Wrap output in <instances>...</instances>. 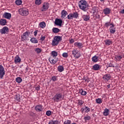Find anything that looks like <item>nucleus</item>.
Returning <instances> with one entry per match:
<instances>
[{
    "label": "nucleus",
    "instance_id": "f257e3e1",
    "mask_svg": "<svg viewBox=\"0 0 124 124\" xmlns=\"http://www.w3.org/2000/svg\"><path fill=\"white\" fill-rule=\"evenodd\" d=\"M78 6L80 9L83 11H87L88 10V3L85 0H81L78 2Z\"/></svg>",
    "mask_w": 124,
    "mask_h": 124
},
{
    "label": "nucleus",
    "instance_id": "f03ea898",
    "mask_svg": "<svg viewBox=\"0 0 124 124\" xmlns=\"http://www.w3.org/2000/svg\"><path fill=\"white\" fill-rule=\"evenodd\" d=\"M59 41H62V37L60 36H55L52 41V46H57L59 44Z\"/></svg>",
    "mask_w": 124,
    "mask_h": 124
},
{
    "label": "nucleus",
    "instance_id": "7ed1b4c3",
    "mask_svg": "<svg viewBox=\"0 0 124 124\" xmlns=\"http://www.w3.org/2000/svg\"><path fill=\"white\" fill-rule=\"evenodd\" d=\"M19 14L22 16H28L29 11L26 8H21L18 10Z\"/></svg>",
    "mask_w": 124,
    "mask_h": 124
},
{
    "label": "nucleus",
    "instance_id": "20e7f679",
    "mask_svg": "<svg viewBox=\"0 0 124 124\" xmlns=\"http://www.w3.org/2000/svg\"><path fill=\"white\" fill-rule=\"evenodd\" d=\"M62 96L61 93H56L53 97L52 99L55 101V102H59L61 99H62Z\"/></svg>",
    "mask_w": 124,
    "mask_h": 124
},
{
    "label": "nucleus",
    "instance_id": "39448f33",
    "mask_svg": "<svg viewBox=\"0 0 124 124\" xmlns=\"http://www.w3.org/2000/svg\"><path fill=\"white\" fill-rule=\"evenodd\" d=\"M5 75V71H4V68L2 65H0V79H2L3 78V76Z\"/></svg>",
    "mask_w": 124,
    "mask_h": 124
},
{
    "label": "nucleus",
    "instance_id": "423d86ee",
    "mask_svg": "<svg viewBox=\"0 0 124 124\" xmlns=\"http://www.w3.org/2000/svg\"><path fill=\"white\" fill-rule=\"evenodd\" d=\"M31 34V32H25L23 35H21V39L22 40H27L28 38H29V36Z\"/></svg>",
    "mask_w": 124,
    "mask_h": 124
},
{
    "label": "nucleus",
    "instance_id": "0eeeda50",
    "mask_svg": "<svg viewBox=\"0 0 124 124\" xmlns=\"http://www.w3.org/2000/svg\"><path fill=\"white\" fill-rule=\"evenodd\" d=\"M109 26H110L109 31L110 33H115L116 32V28H114V27H115L114 24H109Z\"/></svg>",
    "mask_w": 124,
    "mask_h": 124
},
{
    "label": "nucleus",
    "instance_id": "6e6552de",
    "mask_svg": "<svg viewBox=\"0 0 124 124\" xmlns=\"http://www.w3.org/2000/svg\"><path fill=\"white\" fill-rule=\"evenodd\" d=\"M0 32L2 34H5L6 32H8V27L5 26L2 29L0 30Z\"/></svg>",
    "mask_w": 124,
    "mask_h": 124
},
{
    "label": "nucleus",
    "instance_id": "1a4fd4ad",
    "mask_svg": "<svg viewBox=\"0 0 124 124\" xmlns=\"http://www.w3.org/2000/svg\"><path fill=\"white\" fill-rule=\"evenodd\" d=\"M62 20L61 19H56L55 21V25L56 26H59L60 27H62Z\"/></svg>",
    "mask_w": 124,
    "mask_h": 124
},
{
    "label": "nucleus",
    "instance_id": "9d476101",
    "mask_svg": "<svg viewBox=\"0 0 124 124\" xmlns=\"http://www.w3.org/2000/svg\"><path fill=\"white\" fill-rule=\"evenodd\" d=\"M48 8H49V3H44L43 5V9L42 10V11L43 12L46 11V10H47Z\"/></svg>",
    "mask_w": 124,
    "mask_h": 124
},
{
    "label": "nucleus",
    "instance_id": "9b49d317",
    "mask_svg": "<svg viewBox=\"0 0 124 124\" xmlns=\"http://www.w3.org/2000/svg\"><path fill=\"white\" fill-rule=\"evenodd\" d=\"M3 17L4 18H5L6 19H11V14L9 13H4L3 15Z\"/></svg>",
    "mask_w": 124,
    "mask_h": 124
},
{
    "label": "nucleus",
    "instance_id": "f8f14e48",
    "mask_svg": "<svg viewBox=\"0 0 124 124\" xmlns=\"http://www.w3.org/2000/svg\"><path fill=\"white\" fill-rule=\"evenodd\" d=\"M49 61L51 63V64H55L56 62H57L58 61V58H54V59H52V58H50L49 59Z\"/></svg>",
    "mask_w": 124,
    "mask_h": 124
},
{
    "label": "nucleus",
    "instance_id": "ddd939ff",
    "mask_svg": "<svg viewBox=\"0 0 124 124\" xmlns=\"http://www.w3.org/2000/svg\"><path fill=\"white\" fill-rule=\"evenodd\" d=\"M35 109L36 110V111L41 112V111L43 110V108H42V105H37L35 107Z\"/></svg>",
    "mask_w": 124,
    "mask_h": 124
},
{
    "label": "nucleus",
    "instance_id": "4468645a",
    "mask_svg": "<svg viewBox=\"0 0 124 124\" xmlns=\"http://www.w3.org/2000/svg\"><path fill=\"white\" fill-rule=\"evenodd\" d=\"M15 62L16 64L21 62V58H20V57H19V56L17 55L15 58Z\"/></svg>",
    "mask_w": 124,
    "mask_h": 124
},
{
    "label": "nucleus",
    "instance_id": "2eb2a0df",
    "mask_svg": "<svg viewBox=\"0 0 124 124\" xmlns=\"http://www.w3.org/2000/svg\"><path fill=\"white\" fill-rule=\"evenodd\" d=\"M6 19H1L0 20V24L1 25V26H5V25H6Z\"/></svg>",
    "mask_w": 124,
    "mask_h": 124
},
{
    "label": "nucleus",
    "instance_id": "dca6fc26",
    "mask_svg": "<svg viewBox=\"0 0 124 124\" xmlns=\"http://www.w3.org/2000/svg\"><path fill=\"white\" fill-rule=\"evenodd\" d=\"M61 14H62L61 17L62 18H65V16L67 15V12H66L65 10H63L62 11Z\"/></svg>",
    "mask_w": 124,
    "mask_h": 124
},
{
    "label": "nucleus",
    "instance_id": "f3484780",
    "mask_svg": "<svg viewBox=\"0 0 124 124\" xmlns=\"http://www.w3.org/2000/svg\"><path fill=\"white\" fill-rule=\"evenodd\" d=\"M60 31L61 30L59 29V28H53L52 29V31L54 33H58V32H60Z\"/></svg>",
    "mask_w": 124,
    "mask_h": 124
},
{
    "label": "nucleus",
    "instance_id": "a211bd4d",
    "mask_svg": "<svg viewBox=\"0 0 124 124\" xmlns=\"http://www.w3.org/2000/svg\"><path fill=\"white\" fill-rule=\"evenodd\" d=\"M75 46L78 47V48H82L83 47V45L81 43H75L74 44Z\"/></svg>",
    "mask_w": 124,
    "mask_h": 124
},
{
    "label": "nucleus",
    "instance_id": "6ab92c4d",
    "mask_svg": "<svg viewBox=\"0 0 124 124\" xmlns=\"http://www.w3.org/2000/svg\"><path fill=\"white\" fill-rule=\"evenodd\" d=\"M123 57L122 55L119 56L117 55L115 56V59L116 61H118V62H120L122 59H123Z\"/></svg>",
    "mask_w": 124,
    "mask_h": 124
},
{
    "label": "nucleus",
    "instance_id": "aec40b11",
    "mask_svg": "<svg viewBox=\"0 0 124 124\" xmlns=\"http://www.w3.org/2000/svg\"><path fill=\"white\" fill-rule=\"evenodd\" d=\"M82 17H83L84 21H89V20H90V16H89L83 15Z\"/></svg>",
    "mask_w": 124,
    "mask_h": 124
},
{
    "label": "nucleus",
    "instance_id": "412c9836",
    "mask_svg": "<svg viewBox=\"0 0 124 124\" xmlns=\"http://www.w3.org/2000/svg\"><path fill=\"white\" fill-rule=\"evenodd\" d=\"M93 70H99V65L96 64L93 66Z\"/></svg>",
    "mask_w": 124,
    "mask_h": 124
},
{
    "label": "nucleus",
    "instance_id": "4be33fe9",
    "mask_svg": "<svg viewBox=\"0 0 124 124\" xmlns=\"http://www.w3.org/2000/svg\"><path fill=\"white\" fill-rule=\"evenodd\" d=\"M84 111H85L86 113H89V112H90V108H89L88 107H84V108H83L82 109V111L84 112Z\"/></svg>",
    "mask_w": 124,
    "mask_h": 124
},
{
    "label": "nucleus",
    "instance_id": "5701e85b",
    "mask_svg": "<svg viewBox=\"0 0 124 124\" xmlns=\"http://www.w3.org/2000/svg\"><path fill=\"white\" fill-rule=\"evenodd\" d=\"M103 114L104 116H108L109 115V109L105 108L103 112Z\"/></svg>",
    "mask_w": 124,
    "mask_h": 124
},
{
    "label": "nucleus",
    "instance_id": "b1692460",
    "mask_svg": "<svg viewBox=\"0 0 124 124\" xmlns=\"http://www.w3.org/2000/svg\"><path fill=\"white\" fill-rule=\"evenodd\" d=\"M40 27L42 28V29H44L45 27H46V23L44 21H43L40 23Z\"/></svg>",
    "mask_w": 124,
    "mask_h": 124
},
{
    "label": "nucleus",
    "instance_id": "393cba45",
    "mask_svg": "<svg viewBox=\"0 0 124 124\" xmlns=\"http://www.w3.org/2000/svg\"><path fill=\"white\" fill-rule=\"evenodd\" d=\"M31 41L32 43H38V41L36 39V38H31Z\"/></svg>",
    "mask_w": 124,
    "mask_h": 124
},
{
    "label": "nucleus",
    "instance_id": "a878e982",
    "mask_svg": "<svg viewBox=\"0 0 124 124\" xmlns=\"http://www.w3.org/2000/svg\"><path fill=\"white\" fill-rule=\"evenodd\" d=\"M103 79L106 81V82H108L109 80V76H108V74H106L103 77Z\"/></svg>",
    "mask_w": 124,
    "mask_h": 124
},
{
    "label": "nucleus",
    "instance_id": "bb28decb",
    "mask_svg": "<svg viewBox=\"0 0 124 124\" xmlns=\"http://www.w3.org/2000/svg\"><path fill=\"white\" fill-rule=\"evenodd\" d=\"M58 70L59 72H62L64 70L63 66L62 65L59 66L58 67Z\"/></svg>",
    "mask_w": 124,
    "mask_h": 124
},
{
    "label": "nucleus",
    "instance_id": "cd10ccee",
    "mask_svg": "<svg viewBox=\"0 0 124 124\" xmlns=\"http://www.w3.org/2000/svg\"><path fill=\"white\" fill-rule=\"evenodd\" d=\"M92 61L93 62H96L98 61V58H97V56H94L92 58Z\"/></svg>",
    "mask_w": 124,
    "mask_h": 124
},
{
    "label": "nucleus",
    "instance_id": "c85d7f7f",
    "mask_svg": "<svg viewBox=\"0 0 124 124\" xmlns=\"http://www.w3.org/2000/svg\"><path fill=\"white\" fill-rule=\"evenodd\" d=\"M16 81L17 83H18V84H20V83L22 82V78H21L20 77H17L16 78Z\"/></svg>",
    "mask_w": 124,
    "mask_h": 124
},
{
    "label": "nucleus",
    "instance_id": "c756f323",
    "mask_svg": "<svg viewBox=\"0 0 124 124\" xmlns=\"http://www.w3.org/2000/svg\"><path fill=\"white\" fill-rule=\"evenodd\" d=\"M103 12H104V14H105L106 15L107 14H109V8H107L104 9Z\"/></svg>",
    "mask_w": 124,
    "mask_h": 124
},
{
    "label": "nucleus",
    "instance_id": "7c9ffc66",
    "mask_svg": "<svg viewBox=\"0 0 124 124\" xmlns=\"http://www.w3.org/2000/svg\"><path fill=\"white\" fill-rule=\"evenodd\" d=\"M51 54V56H53V58H54V57H57V56H58V52L55 51H52Z\"/></svg>",
    "mask_w": 124,
    "mask_h": 124
},
{
    "label": "nucleus",
    "instance_id": "2f4dec72",
    "mask_svg": "<svg viewBox=\"0 0 124 124\" xmlns=\"http://www.w3.org/2000/svg\"><path fill=\"white\" fill-rule=\"evenodd\" d=\"M15 3L17 5H21V4H22V0H16L15 1Z\"/></svg>",
    "mask_w": 124,
    "mask_h": 124
},
{
    "label": "nucleus",
    "instance_id": "473e14b6",
    "mask_svg": "<svg viewBox=\"0 0 124 124\" xmlns=\"http://www.w3.org/2000/svg\"><path fill=\"white\" fill-rule=\"evenodd\" d=\"M79 92L81 95H86L87 94V92L83 91L82 89H81Z\"/></svg>",
    "mask_w": 124,
    "mask_h": 124
},
{
    "label": "nucleus",
    "instance_id": "72a5a7b5",
    "mask_svg": "<svg viewBox=\"0 0 124 124\" xmlns=\"http://www.w3.org/2000/svg\"><path fill=\"white\" fill-rule=\"evenodd\" d=\"M84 120H85V122H87V121H90V120H91V117L89 116V115H87L84 117Z\"/></svg>",
    "mask_w": 124,
    "mask_h": 124
},
{
    "label": "nucleus",
    "instance_id": "f704fd0d",
    "mask_svg": "<svg viewBox=\"0 0 124 124\" xmlns=\"http://www.w3.org/2000/svg\"><path fill=\"white\" fill-rule=\"evenodd\" d=\"M96 102L98 103V104H101V103H102V100L100 98H98L96 99Z\"/></svg>",
    "mask_w": 124,
    "mask_h": 124
},
{
    "label": "nucleus",
    "instance_id": "c9c22d12",
    "mask_svg": "<svg viewBox=\"0 0 124 124\" xmlns=\"http://www.w3.org/2000/svg\"><path fill=\"white\" fill-rule=\"evenodd\" d=\"M73 18H78V13L75 12L73 14Z\"/></svg>",
    "mask_w": 124,
    "mask_h": 124
},
{
    "label": "nucleus",
    "instance_id": "e433bc0d",
    "mask_svg": "<svg viewBox=\"0 0 124 124\" xmlns=\"http://www.w3.org/2000/svg\"><path fill=\"white\" fill-rule=\"evenodd\" d=\"M35 51L36 53H37V54H40V53H41V49L39 48H36Z\"/></svg>",
    "mask_w": 124,
    "mask_h": 124
},
{
    "label": "nucleus",
    "instance_id": "4c0bfd02",
    "mask_svg": "<svg viewBox=\"0 0 124 124\" xmlns=\"http://www.w3.org/2000/svg\"><path fill=\"white\" fill-rule=\"evenodd\" d=\"M35 4L37 5H39L41 4V0H36Z\"/></svg>",
    "mask_w": 124,
    "mask_h": 124
},
{
    "label": "nucleus",
    "instance_id": "58836bf2",
    "mask_svg": "<svg viewBox=\"0 0 124 124\" xmlns=\"http://www.w3.org/2000/svg\"><path fill=\"white\" fill-rule=\"evenodd\" d=\"M68 19H73V15L72 14H70L68 16H67Z\"/></svg>",
    "mask_w": 124,
    "mask_h": 124
},
{
    "label": "nucleus",
    "instance_id": "ea45409f",
    "mask_svg": "<svg viewBox=\"0 0 124 124\" xmlns=\"http://www.w3.org/2000/svg\"><path fill=\"white\" fill-rule=\"evenodd\" d=\"M80 53H79L78 51L74 57L75 58H77V59H78V58H80Z\"/></svg>",
    "mask_w": 124,
    "mask_h": 124
},
{
    "label": "nucleus",
    "instance_id": "a19ab883",
    "mask_svg": "<svg viewBox=\"0 0 124 124\" xmlns=\"http://www.w3.org/2000/svg\"><path fill=\"white\" fill-rule=\"evenodd\" d=\"M51 80H52L53 82H55V81H57V76H53V77H52Z\"/></svg>",
    "mask_w": 124,
    "mask_h": 124
},
{
    "label": "nucleus",
    "instance_id": "79ce46f5",
    "mask_svg": "<svg viewBox=\"0 0 124 124\" xmlns=\"http://www.w3.org/2000/svg\"><path fill=\"white\" fill-rule=\"evenodd\" d=\"M51 114H52V112L50 110H48L46 112V116H51Z\"/></svg>",
    "mask_w": 124,
    "mask_h": 124
},
{
    "label": "nucleus",
    "instance_id": "37998d69",
    "mask_svg": "<svg viewBox=\"0 0 124 124\" xmlns=\"http://www.w3.org/2000/svg\"><path fill=\"white\" fill-rule=\"evenodd\" d=\"M62 56L63 57V58H67L68 57V54L67 53H63Z\"/></svg>",
    "mask_w": 124,
    "mask_h": 124
},
{
    "label": "nucleus",
    "instance_id": "c03bdc74",
    "mask_svg": "<svg viewBox=\"0 0 124 124\" xmlns=\"http://www.w3.org/2000/svg\"><path fill=\"white\" fill-rule=\"evenodd\" d=\"M78 51L76 50H74L72 51V55H73L74 57L76 55Z\"/></svg>",
    "mask_w": 124,
    "mask_h": 124
},
{
    "label": "nucleus",
    "instance_id": "a18cd8bd",
    "mask_svg": "<svg viewBox=\"0 0 124 124\" xmlns=\"http://www.w3.org/2000/svg\"><path fill=\"white\" fill-rule=\"evenodd\" d=\"M64 124H71V121L70 120H67L64 122Z\"/></svg>",
    "mask_w": 124,
    "mask_h": 124
},
{
    "label": "nucleus",
    "instance_id": "49530a36",
    "mask_svg": "<svg viewBox=\"0 0 124 124\" xmlns=\"http://www.w3.org/2000/svg\"><path fill=\"white\" fill-rule=\"evenodd\" d=\"M15 98L16 101H20V97L19 96L16 95Z\"/></svg>",
    "mask_w": 124,
    "mask_h": 124
},
{
    "label": "nucleus",
    "instance_id": "de8ad7c7",
    "mask_svg": "<svg viewBox=\"0 0 124 124\" xmlns=\"http://www.w3.org/2000/svg\"><path fill=\"white\" fill-rule=\"evenodd\" d=\"M105 43L106 45H109V40H106L105 41Z\"/></svg>",
    "mask_w": 124,
    "mask_h": 124
},
{
    "label": "nucleus",
    "instance_id": "09e8293b",
    "mask_svg": "<svg viewBox=\"0 0 124 124\" xmlns=\"http://www.w3.org/2000/svg\"><path fill=\"white\" fill-rule=\"evenodd\" d=\"M45 39V36H41V37L40 38V40H41L42 41H43Z\"/></svg>",
    "mask_w": 124,
    "mask_h": 124
},
{
    "label": "nucleus",
    "instance_id": "8fccbe9b",
    "mask_svg": "<svg viewBox=\"0 0 124 124\" xmlns=\"http://www.w3.org/2000/svg\"><path fill=\"white\" fill-rule=\"evenodd\" d=\"M36 91H39V90H40V86L38 85L37 87H36Z\"/></svg>",
    "mask_w": 124,
    "mask_h": 124
},
{
    "label": "nucleus",
    "instance_id": "3c124183",
    "mask_svg": "<svg viewBox=\"0 0 124 124\" xmlns=\"http://www.w3.org/2000/svg\"><path fill=\"white\" fill-rule=\"evenodd\" d=\"M37 31H36L34 32V36H36V35L37 34Z\"/></svg>",
    "mask_w": 124,
    "mask_h": 124
},
{
    "label": "nucleus",
    "instance_id": "603ef678",
    "mask_svg": "<svg viewBox=\"0 0 124 124\" xmlns=\"http://www.w3.org/2000/svg\"><path fill=\"white\" fill-rule=\"evenodd\" d=\"M53 124H59V121H53Z\"/></svg>",
    "mask_w": 124,
    "mask_h": 124
},
{
    "label": "nucleus",
    "instance_id": "864d4df0",
    "mask_svg": "<svg viewBox=\"0 0 124 124\" xmlns=\"http://www.w3.org/2000/svg\"><path fill=\"white\" fill-rule=\"evenodd\" d=\"M70 43H74V40H73V39H71L70 40Z\"/></svg>",
    "mask_w": 124,
    "mask_h": 124
},
{
    "label": "nucleus",
    "instance_id": "5fc2aeb1",
    "mask_svg": "<svg viewBox=\"0 0 124 124\" xmlns=\"http://www.w3.org/2000/svg\"><path fill=\"white\" fill-rule=\"evenodd\" d=\"M105 26L107 27V28H108V27H109V23H106Z\"/></svg>",
    "mask_w": 124,
    "mask_h": 124
},
{
    "label": "nucleus",
    "instance_id": "6e6d98bb",
    "mask_svg": "<svg viewBox=\"0 0 124 124\" xmlns=\"http://www.w3.org/2000/svg\"><path fill=\"white\" fill-rule=\"evenodd\" d=\"M120 13H121L122 14H124V9L123 10H122L120 12Z\"/></svg>",
    "mask_w": 124,
    "mask_h": 124
},
{
    "label": "nucleus",
    "instance_id": "4d7b16f0",
    "mask_svg": "<svg viewBox=\"0 0 124 124\" xmlns=\"http://www.w3.org/2000/svg\"><path fill=\"white\" fill-rule=\"evenodd\" d=\"M109 67H114V65H113V64H111V63H109Z\"/></svg>",
    "mask_w": 124,
    "mask_h": 124
},
{
    "label": "nucleus",
    "instance_id": "13d9d810",
    "mask_svg": "<svg viewBox=\"0 0 124 124\" xmlns=\"http://www.w3.org/2000/svg\"><path fill=\"white\" fill-rule=\"evenodd\" d=\"M112 41H109V45H110V44H112Z\"/></svg>",
    "mask_w": 124,
    "mask_h": 124
},
{
    "label": "nucleus",
    "instance_id": "bf43d9fd",
    "mask_svg": "<svg viewBox=\"0 0 124 124\" xmlns=\"http://www.w3.org/2000/svg\"><path fill=\"white\" fill-rule=\"evenodd\" d=\"M85 82H87L88 83L89 82V80H88V79H85Z\"/></svg>",
    "mask_w": 124,
    "mask_h": 124
},
{
    "label": "nucleus",
    "instance_id": "052dcab7",
    "mask_svg": "<svg viewBox=\"0 0 124 124\" xmlns=\"http://www.w3.org/2000/svg\"><path fill=\"white\" fill-rule=\"evenodd\" d=\"M72 124H76V123H72Z\"/></svg>",
    "mask_w": 124,
    "mask_h": 124
},
{
    "label": "nucleus",
    "instance_id": "680f3d73",
    "mask_svg": "<svg viewBox=\"0 0 124 124\" xmlns=\"http://www.w3.org/2000/svg\"><path fill=\"white\" fill-rule=\"evenodd\" d=\"M104 0H100L101 1H103Z\"/></svg>",
    "mask_w": 124,
    "mask_h": 124
},
{
    "label": "nucleus",
    "instance_id": "e2e57ef3",
    "mask_svg": "<svg viewBox=\"0 0 124 124\" xmlns=\"http://www.w3.org/2000/svg\"><path fill=\"white\" fill-rule=\"evenodd\" d=\"M111 78V76H109V78L110 79Z\"/></svg>",
    "mask_w": 124,
    "mask_h": 124
},
{
    "label": "nucleus",
    "instance_id": "0e129e2a",
    "mask_svg": "<svg viewBox=\"0 0 124 124\" xmlns=\"http://www.w3.org/2000/svg\"><path fill=\"white\" fill-rule=\"evenodd\" d=\"M107 87H108V88H109V85H108Z\"/></svg>",
    "mask_w": 124,
    "mask_h": 124
},
{
    "label": "nucleus",
    "instance_id": "69168bd1",
    "mask_svg": "<svg viewBox=\"0 0 124 124\" xmlns=\"http://www.w3.org/2000/svg\"><path fill=\"white\" fill-rule=\"evenodd\" d=\"M109 12L110 13V11H109Z\"/></svg>",
    "mask_w": 124,
    "mask_h": 124
}]
</instances>
